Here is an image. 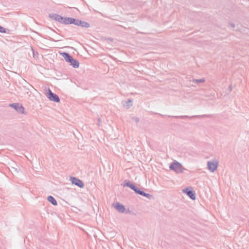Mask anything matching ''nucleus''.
<instances>
[{
	"label": "nucleus",
	"mask_w": 249,
	"mask_h": 249,
	"mask_svg": "<svg viewBox=\"0 0 249 249\" xmlns=\"http://www.w3.org/2000/svg\"><path fill=\"white\" fill-rule=\"evenodd\" d=\"M217 164L218 162L216 161L215 162H209L208 165L209 170H211L212 172H213L214 170L216 169Z\"/></svg>",
	"instance_id": "6e6552de"
},
{
	"label": "nucleus",
	"mask_w": 249,
	"mask_h": 249,
	"mask_svg": "<svg viewBox=\"0 0 249 249\" xmlns=\"http://www.w3.org/2000/svg\"><path fill=\"white\" fill-rule=\"evenodd\" d=\"M115 207L119 212L121 213H123L125 211L124 207L120 203H116L115 205Z\"/></svg>",
	"instance_id": "9b49d317"
},
{
	"label": "nucleus",
	"mask_w": 249,
	"mask_h": 249,
	"mask_svg": "<svg viewBox=\"0 0 249 249\" xmlns=\"http://www.w3.org/2000/svg\"><path fill=\"white\" fill-rule=\"evenodd\" d=\"M75 25L85 28H89V23L80 20H76Z\"/></svg>",
	"instance_id": "1a4fd4ad"
},
{
	"label": "nucleus",
	"mask_w": 249,
	"mask_h": 249,
	"mask_svg": "<svg viewBox=\"0 0 249 249\" xmlns=\"http://www.w3.org/2000/svg\"><path fill=\"white\" fill-rule=\"evenodd\" d=\"M10 106L14 107L16 110L21 113H24L23 107L18 104H13L10 105Z\"/></svg>",
	"instance_id": "0eeeda50"
},
{
	"label": "nucleus",
	"mask_w": 249,
	"mask_h": 249,
	"mask_svg": "<svg viewBox=\"0 0 249 249\" xmlns=\"http://www.w3.org/2000/svg\"><path fill=\"white\" fill-rule=\"evenodd\" d=\"M61 55L64 58L65 60L70 63V64L74 68H78L79 66V62L75 59L69 55V53H60Z\"/></svg>",
	"instance_id": "f257e3e1"
},
{
	"label": "nucleus",
	"mask_w": 249,
	"mask_h": 249,
	"mask_svg": "<svg viewBox=\"0 0 249 249\" xmlns=\"http://www.w3.org/2000/svg\"><path fill=\"white\" fill-rule=\"evenodd\" d=\"M183 191L188 195V196L192 199L195 200L196 199L195 194L192 191H188L187 189H184Z\"/></svg>",
	"instance_id": "9d476101"
},
{
	"label": "nucleus",
	"mask_w": 249,
	"mask_h": 249,
	"mask_svg": "<svg viewBox=\"0 0 249 249\" xmlns=\"http://www.w3.org/2000/svg\"><path fill=\"white\" fill-rule=\"evenodd\" d=\"M48 200L53 205H55V206L57 205L56 201L53 196H48Z\"/></svg>",
	"instance_id": "ddd939ff"
},
{
	"label": "nucleus",
	"mask_w": 249,
	"mask_h": 249,
	"mask_svg": "<svg viewBox=\"0 0 249 249\" xmlns=\"http://www.w3.org/2000/svg\"><path fill=\"white\" fill-rule=\"evenodd\" d=\"M49 17L52 19L58 21L59 22L62 23L63 20V17L62 16L55 14H50L49 15Z\"/></svg>",
	"instance_id": "423d86ee"
},
{
	"label": "nucleus",
	"mask_w": 249,
	"mask_h": 249,
	"mask_svg": "<svg viewBox=\"0 0 249 249\" xmlns=\"http://www.w3.org/2000/svg\"><path fill=\"white\" fill-rule=\"evenodd\" d=\"M71 180L72 183L75 185H77L81 188H83L84 187V183L81 180L75 178H71Z\"/></svg>",
	"instance_id": "39448f33"
},
{
	"label": "nucleus",
	"mask_w": 249,
	"mask_h": 249,
	"mask_svg": "<svg viewBox=\"0 0 249 249\" xmlns=\"http://www.w3.org/2000/svg\"><path fill=\"white\" fill-rule=\"evenodd\" d=\"M170 168L177 173H181L183 171L181 165L178 162H174L170 166Z\"/></svg>",
	"instance_id": "f03ea898"
},
{
	"label": "nucleus",
	"mask_w": 249,
	"mask_h": 249,
	"mask_svg": "<svg viewBox=\"0 0 249 249\" xmlns=\"http://www.w3.org/2000/svg\"><path fill=\"white\" fill-rule=\"evenodd\" d=\"M76 20L71 18H63L61 23L65 24H74L75 25Z\"/></svg>",
	"instance_id": "20e7f679"
},
{
	"label": "nucleus",
	"mask_w": 249,
	"mask_h": 249,
	"mask_svg": "<svg viewBox=\"0 0 249 249\" xmlns=\"http://www.w3.org/2000/svg\"><path fill=\"white\" fill-rule=\"evenodd\" d=\"M142 196H145L148 198H151L152 196L149 194H146L144 193V195H142Z\"/></svg>",
	"instance_id": "2eb2a0df"
},
{
	"label": "nucleus",
	"mask_w": 249,
	"mask_h": 249,
	"mask_svg": "<svg viewBox=\"0 0 249 249\" xmlns=\"http://www.w3.org/2000/svg\"><path fill=\"white\" fill-rule=\"evenodd\" d=\"M46 95L48 98L52 101L56 103H58L59 102V98L58 96L57 95L53 94L50 89H48V92L46 93Z\"/></svg>",
	"instance_id": "7ed1b4c3"
},
{
	"label": "nucleus",
	"mask_w": 249,
	"mask_h": 249,
	"mask_svg": "<svg viewBox=\"0 0 249 249\" xmlns=\"http://www.w3.org/2000/svg\"><path fill=\"white\" fill-rule=\"evenodd\" d=\"M0 32L3 33L6 32L5 29L3 27H2L0 26Z\"/></svg>",
	"instance_id": "4468645a"
},
{
	"label": "nucleus",
	"mask_w": 249,
	"mask_h": 249,
	"mask_svg": "<svg viewBox=\"0 0 249 249\" xmlns=\"http://www.w3.org/2000/svg\"><path fill=\"white\" fill-rule=\"evenodd\" d=\"M130 187L132 189H133L137 193L140 194V195H144V192L139 190L137 187H135V185L132 184L130 186Z\"/></svg>",
	"instance_id": "f8f14e48"
}]
</instances>
